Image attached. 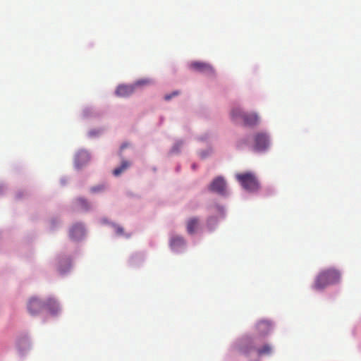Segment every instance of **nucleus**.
<instances>
[{
	"label": "nucleus",
	"mask_w": 361,
	"mask_h": 361,
	"mask_svg": "<svg viewBox=\"0 0 361 361\" xmlns=\"http://www.w3.org/2000/svg\"><path fill=\"white\" fill-rule=\"evenodd\" d=\"M341 280V273L335 269H328L321 271L317 276L314 288L322 290L326 286L335 284Z\"/></svg>",
	"instance_id": "f257e3e1"
},
{
	"label": "nucleus",
	"mask_w": 361,
	"mask_h": 361,
	"mask_svg": "<svg viewBox=\"0 0 361 361\" xmlns=\"http://www.w3.org/2000/svg\"><path fill=\"white\" fill-rule=\"evenodd\" d=\"M235 178L241 186L249 192H257L260 188L259 180L252 172L237 173Z\"/></svg>",
	"instance_id": "f03ea898"
},
{
	"label": "nucleus",
	"mask_w": 361,
	"mask_h": 361,
	"mask_svg": "<svg viewBox=\"0 0 361 361\" xmlns=\"http://www.w3.org/2000/svg\"><path fill=\"white\" fill-rule=\"evenodd\" d=\"M231 116L233 119L241 118L243 120L244 124L248 126H253L257 124L259 118L256 114L244 113L239 108L233 109L231 111Z\"/></svg>",
	"instance_id": "7ed1b4c3"
},
{
	"label": "nucleus",
	"mask_w": 361,
	"mask_h": 361,
	"mask_svg": "<svg viewBox=\"0 0 361 361\" xmlns=\"http://www.w3.org/2000/svg\"><path fill=\"white\" fill-rule=\"evenodd\" d=\"M253 149L256 152H263L269 146V140L264 133H257L254 135Z\"/></svg>",
	"instance_id": "20e7f679"
},
{
	"label": "nucleus",
	"mask_w": 361,
	"mask_h": 361,
	"mask_svg": "<svg viewBox=\"0 0 361 361\" xmlns=\"http://www.w3.org/2000/svg\"><path fill=\"white\" fill-rule=\"evenodd\" d=\"M189 67L190 69L204 73L207 75H214V68L207 63L202 61H192L190 63Z\"/></svg>",
	"instance_id": "39448f33"
},
{
	"label": "nucleus",
	"mask_w": 361,
	"mask_h": 361,
	"mask_svg": "<svg viewBox=\"0 0 361 361\" xmlns=\"http://www.w3.org/2000/svg\"><path fill=\"white\" fill-rule=\"evenodd\" d=\"M209 190L212 192L224 195L226 192V182L222 178H215L209 185Z\"/></svg>",
	"instance_id": "423d86ee"
},
{
	"label": "nucleus",
	"mask_w": 361,
	"mask_h": 361,
	"mask_svg": "<svg viewBox=\"0 0 361 361\" xmlns=\"http://www.w3.org/2000/svg\"><path fill=\"white\" fill-rule=\"evenodd\" d=\"M271 329V324L266 320H261L256 324V331L259 336L267 335Z\"/></svg>",
	"instance_id": "0eeeda50"
},
{
	"label": "nucleus",
	"mask_w": 361,
	"mask_h": 361,
	"mask_svg": "<svg viewBox=\"0 0 361 361\" xmlns=\"http://www.w3.org/2000/svg\"><path fill=\"white\" fill-rule=\"evenodd\" d=\"M134 89V85H121L118 86L116 94L118 97H126L133 93Z\"/></svg>",
	"instance_id": "6e6552de"
},
{
	"label": "nucleus",
	"mask_w": 361,
	"mask_h": 361,
	"mask_svg": "<svg viewBox=\"0 0 361 361\" xmlns=\"http://www.w3.org/2000/svg\"><path fill=\"white\" fill-rule=\"evenodd\" d=\"M90 160V155L87 151L81 150L79 151L75 159V164L77 167H81L84 164L88 162Z\"/></svg>",
	"instance_id": "1a4fd4ad"
},
{
	"label": "nucleus",
	"mask_w": 361,
	"mask_h": 361,
	"mask_svg": "<svg viewBox=\"0 0 361 361\" xmlns=\"http://www.w3.org/2000/svg\"><path fill=\"white\" fill-rule=\"evenodd\" d=\"M84 227L81 224H75L70 231V236L73 240L81 238L84 235Z\"/></svg>",
	"instance_id": "9d476101"
},
{
	"label": "nucleus",
	"mask_w": 361,
	"mask_h": 361,
	"mask_svg": "<svg viewBox=\"0 0 361 361\" xmlns=\"http://www.w3.org/2000/svg\"><path fill=\"white\" fill-rule=\"evenodd\" d=\"M42 307L43 304L37 298H32L29 301L27 308L29 312L31 314L35 315L40 311Z\"/></svg>",
	"instance_id": "9b49d317"
},
{
	"label": "nucleus",
	"mask_w": 361,
	"mask_h": 361,
	"mask_svg": "<svg viewBox=\"0 0 361 361\" xmlns=\"http://www.w3.org/2000/svg\"><path fill=\"white\" fill-rule=\"evenodd\" d=\"M185 245L184 239L178 235L172 236L170 239V247L175 251H178Z\"/></svg>",
	"instance_id": "f8f14e48"
},
{
	"label": "nucleus",
	"mask_w": 361,
	"mask_h": 361,
	"mask_svg": "<svg viewBox=\"0 0 361 361\" xmlns=\"http://www.w3.org/2000/svg\"><path fill=\"white\" fill-rule=\"evenodd\" d=\"M199 221L197 218H191L187 221V231L189 234H193L197 230Z\"/></svg>",
	"instance_id": "ddd939ff"
},
{
	"label": "nucleus",
	"mask_w": 361,
	"mask_h": 361,
	"mask_svg": "<svg viewBox=\"0 0 361 361\" xmlns=\"http://www.w3.org/2000/svg\"><path fill=\"white\" fill-rule=\"evenodd\" d=\"M258 356L269 355L272 352V347L269 344H264L262 347L256 349Z\"/></svg>",
	"instance_id": "4468645a"
},
{
	"label": "nucleus",
	"mask_w": 361,
	"mask_h": 361,
	"mask_svg": "<svg viewBox=\"0 0 361 361\" xmlns=\"http://www.w3.org/2000/svg\"><path fill=\"white\" fill-rule=\"evenodd\" d=\"M130 166V163L128 161H126V160H123L122 162H121V165L118 167V168H116L114 171H113V174L116 176H119L121 173H123L124 171H126L129 166Z\"/></svg>",
	"instance_id": "2eb2a0df"
},
{
	"label": "nucleus",
	"mask_w": 361,
	"mask_h": 361,
	"mask_svg": "<svg viewBox=\"0 0 361 361\" xmlns=\"http://www.w3.org/2000/svg\"><path fill=\"white\" fill-rule=\"evenodd\" d=\"M77 204L81 209L87 210L89 208L88 202L82 198L78 199Z\"/></svg>",
	"instance_id": "dca6fc26"
},
{
	"label": "nucleus",
	"mask_w": 361,
	"mask_h": 361,
	"mask_svg": "<svg viewBox=\"0 0 361 361\" xmlns=\"http://www.w3.org/2000/svg\"><path fill=\"white\" fill-rule=\"evenodd\" d=\"M47 305L49 306L50 310H51V306H53V308H54L53 312H56L58 310V305H57L56 301L53 299L48 300Z\"/></svg>",
	"instance_id": "f3484780"
},
{
	"label": "nucleus",
	"mask_w": 361,
	"mask_h": 361,
	"mask_svg": "<svg viewBox=\"0 0 361 361\" xmlns=\"http://www.w3.org/2000/svg\"><path fill=\"white\" fill-rule=\"evenodd\" d=\"M247 145V140H240L238 144H237V147L239 148V149H241L243 147L244 145Z\"/></svg>",
	"instance_id": "a211bd4d"
},
{
	"label": "nucleus",
	"mask_w": 361,
	"mask_h": 361,
	"mask_svg": "<svg viewBox=\"0 0 361 361\" xmlns=\"http://www.w3.org/2000/svg\"><path fill=\"white\" fill-rule=\"evenodd\" d=\"M178 94H179L178 91H174L172 94L165 95L164 99H165V100H169L173 97L176 96Z\"/></svg>",
	"instance_id": "6ab92c4d"
},
{
	"label": "nucleus",
	"mask_w": 361,
	"mask_h": 361,
	"mask_svg": "<svg viewBox=\"0 0 361 361\" xmlns=\"http://www.w3.org/2000/svg\"><path fill=\"white\" fill-rule=\"evenodd\" d=\"M115 231H116V233L118 234V235H123V228L119 226H115Z\"/></svg>",
	"instance_id": "aec40b11"
},
{
	"label": "nucleus",
	"mask_w": 361,
	"mask_h": 361,
	"mask_svg": "<svg viewBox=\"0 0 361 361\" xmlns=\"http://www.w3.org/2000/svg\"><path fill=\"white\" fill-rule=\"evenodd\" d=\"M183 145V142H177L173 147V152H177L178 150V149L180 147H181V146Z\"/></svg>",
	"instance_id": "412c9836"
},
{
	"label": "nucleus",
	"mask_w": 361,
	"mask_h": 361,
	"mask_svg": "<svg viewBox=\"0 0 361 361\" xmlns=\"http://www.w3.org/2000/svg\"><path fill=\"white\" fill-rule=\"evenodd\" d=\"M148 82H149V81L147 80H141L137 81L135 82V86L142 85L147 84Z\"/></svg>",
	"instance_id": "4be33fe9"
},
{
	"label": "nucleus",
	"mask_w": 361,
	"mask_h": 361,
	"mask_svg": "<svg viewBox=\"0 0 361 361\" xmlns=\"http://www.w3.org/2000/svg\"><path fill=\"white\" fill-rule=\"evenodd\" d=\"M102 188L101 187H94L92 188L91 190L92 192H97V191H99L101 190Z\"/></svg>",
	"instance_id": "5701e85b"
}]
</instances>
